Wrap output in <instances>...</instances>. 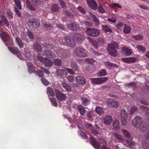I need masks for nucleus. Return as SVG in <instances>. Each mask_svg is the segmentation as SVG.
<instances>
[{
    "label": "nucleus",
    "mask_w": 149,
    "mask_h": 149,
    "mask_svg": "<svg viewBox=\"0 0 149 149\" xmlns=\"http://www.w3.org/2000/svg\"><path fill=\"white\" fill-rule=\"evenodd\" d=\"M66 44L70 47H73L75 46V43L74 40L69 36H66L65 39Z\"/></svg>",
    "instance_id": "nucleus-11"
},
{
    "label": "nucleus",
    "mask_w": 149,
    "mask_h": 149,
    "mask_svg": "<svg viewBox=\"0 0 149 149\" xmlns=\"http://www.w3.org/2000/svg\"><path fill=\"white\" fill-rule=\"evenodd\" d=\"M14 12L16 13V15L18 17H20L22 16L21 13L18 10L16 7L14 8Z\"/></svg>",
    "instance_id": "nucleus-62"
},
{
    "label": "nucleus",
    "mask_w": 149,
    "mask_h": 149,
    "mask_svg": "<svg viewBox=\"0 0 149 149\" xmlns=\"http://www.w3.org/2000/svg\"><path fill=\"white\" fill-rule=\"evenodd\" d=\"M121 132H123V134L124 136H126L128 138H130V133L126 130H122Z\"/></svg>",
    "instance_id": "nucleus-49"
},
{
    "label": "nucleus",
    "mask_w": 149,
    "mask_h": 149,
    "mask_svg": "<svg viewBox=\"0 0 149 149\" xmlns=\"http://www.w3.org/2000/svg\"><path fill=\"white\" fill-rule=\"evenodd\" d=\"M74 53L78 56L81 57H85L87 56V51L83 48L78 47L76 49Z\"/></svg>",
    "instance_id": "nucleus-2"
},
{
    "label": "nucleus",
    "mask_w": 149,
    "mask_h": 149,
    "mask_svg": "<svg viewBox=\"0 0 149 149\" xmlns=\"http://www.w3.org/2000/svg\"><path fill=\"white\" fill-rule=\"evenodd\" d=\"M108 104L110 106L117 107L118 106V102L113 99H109L107 101Z\"/></svg>",
    "instance_id": "nucleus-14"
},
{
    "label": "nucleus",
    "mask_w": 149,
    "mask_h": 149,
    "mask_svg": "<svg viewBox=\"0 0 149 149\" xmlns=\"http://www.w3.org/2000/svg\"><path fill=\"white\" fill-rule=\"evenodd\" d=\"M45 54L49 58H53L55 56V54L49 50L46 51Z\"/></svg>",
    "instance_id": "nucleus-38"
},
{
    "label": "nucleus",
    "mask_w": 149,
    "mask_h": 149,
    "mask_svg": "<svg viewBox=\"0 0 149 149\" xmlns=\"http://www.w3.org/2000/svg\"><path fill=\"white\" fill-rule=\"evenodd\" d=\"M86 32L88 35L93 37L97 36L100 34V31L98 29L94 28H87Z\"/></svg>",
    "instance_id": "nucleus-3"
},
{
    "label": "nucleus",
    "mask_w": 149,
    "mask_h": 149,
    "mask_svg": "<svg viewBox=\"0 0 149 149\" xmlns=\"http://www.w3.org/2000/svg\"><path fill=\"white\" fill-rule=\"evenodd\" d=\"M62 85L63 87L68 91H70L72 90V87L68 84L64 82L62 83Z\"/></svg>",
    "instance_id": "nucleus-27"
},
{
    "label": "nucleus",
    "mask_w": 149,
    "mask_h": 149,
    "mask_svg": "<svg viewBox=\"0 0 149 149\" xmlns=\"http://www.w3.org/2000/svg\"><path fill=\"white\" fill-rule=\"evenodd\" d=\"M113 127L114 129L115 130H118L120 128L119 125V122L118 120H115L113 122Z\"/></svg>",
    "instance_id": "nucleus-35"
},
{
    "label": "nucleus",
    "mask_w": 149,
    "mask_h": 149,
    "mask_svg": "<svg viewBox=\"0 0 149 149\" xmlns=\"http://www.w3.org/2000/svg\"><path fill=\"white\" fill-rule=\"evenodd\" d=\"M132 37L133 38L137 40H141L144 38V36L141 34L136 35H133Z\"/></svg>",
    "instance_id": "nucleus-34"
},
{
    "label": "nucleus",
    "mask_w": 149,
    "mask_h": 149,
    "mask_svg": "<svg viewBox=\"0 0 149 149\" xmlns=\"http://www.w3.org/2000/svg\"><path fill=\"white\" fill-rule=\"evenodd\" d=\"M131 29L130 26L125 24L124 27L123 32L125 34H128L130 32Z\"/></svg>",
    "instance_id": "nucleus-26"
},
{
    "label": "nucleus",
    "mask_w": 149,
    "mask_h": 149,
    "mask_svg": "<svg viewBox=\"0 0 149 149\" xmlns=\"http://www.w3.org/2000/svg\"><path fill=\"white\" fill-rule=\"evenodd\" d=\"M118 48V45L117 43L108 45L107 50L109 54L113 57H116L117 55L118 52L116 49Z\"/></svg>",
    "instance_id": "nucleus-1"
},
{
    "label": "nucleus",
    "mask_w": 149,
    "mask_h": 149,
    "mask_svg": "<svg viewBox=\"0 0 149 149\" xmlns=\"http://www.w3.org/2000/svg\"><path fill=\"white\" fill-rule=\"evenodd\" d=\"M104 123L107 125H109L112 122V118L111 116L107 115L103 118Z\"/></svg>",
    "instance_id": "nucleus-16"
},
{
    "label": "nucleus",
    "mask_w": 149,
    "mask_h": 149,
    "mask_svg": "<svg viewBox=\"0 0 149 149\" xmlns=\"http://www.w3.org/2000/svg\"><path fill=\"white\" fill-rule=\"evenodd\" d=\"M90 139V143L91 145L94 148L98 149L100 146V143L93 136L91 137Z\"/></svg>",
    "instance_id": "nucleus-13"
},
{
    "label": "nucleus",
    "mask_w": 149,
    "mask_h": 149,
    "mask_svg": "<svg viewBox=\"0 0 149 149\" xmlns=\"http://www.w3.org/2000/svg\"><path fill=\"white\" fill-rule=\"evenodd\" d=\"M73 37L78 43H82L85 39L84 35L80 33H74Z\"/></svg>",
    "instance_id": "nucleus-5"
},
{
    "label": "nucleus",
    "mask_w": 149,
    "mask_h": 149,
    "mask_svg": "<svg viewBox=\"0 0 149 149\" xmlns=\"http://www.w3.org/2000/svg\"><path fill=\"white\" fill-rule=\"evenodd\" d=\"M78 133L81 136V137L83 138L84 139H87L88 136L87 134L82 131L80 130L78 131Z\"/></svg>",
    "instance_id": "nucleus-48"
},
{
    "label": "nucleus",
    "mask_w": 149,
    "mask_h": 149,
    "mask_svg": "<svg viewBox=\"0 0 149 149\" xmlns=\"http://www.w3.org/2000/svg\"><path fill=\"white\" fill-rule=\"evenodd\" d=\"M43 55L41 54H39L38 55V59L42 63H43L45 59V58L43 57Z\"/></svg>",
    "instance_id": "nucleus-58"
},
{
    "label": "nucleus",
    "mask_w": 149,
    "mask_h": 149,
    "mask_svg": "<svg viewBox=\"0 0 149 149\" xmlns=\"http://www.w3.org/2000/svg\"><path fill=\"white\" fill-rule=\"evenodd\" d=\"M125 24L119 21L116 24V27L118 29L121 30L123 29V27L124 26Z\"/></svg>",
    "instance_id": "nucleus-39"
},
{
    "label": "nucleus",
    "mask_w": 149,
    "mask_h": 149,
    "mask_svg": "<svg viewBox=\"0 0 149 149\" xmlns=\"http://www.w3.org/2000/svg\"><path fill=\"white\" fill-rule=\"evenodd\" d=\"M28 25L30 28H37L40 26V24L37 20L35 18H32L29 20Z\"/></svg>",
    "instance_id": "nucleus-4"
},
{
    "label": "nucleus",
    "mask_w": 149,
    "mask_h": 149,
    "mask_svg": "<svg viewBox=\"0 0 149 149\" xmlns=\"http://www.w3.org/2000/svg\"><path fill=\"white\" fill-rule=\"evenodd\" d=\"M6 13L8 15V17L12 19L13 17L12 13L9 9H6Z\"/></svg>",
    "instance_id": "nucleus-50"
},
{
    "label": "nucleus",
    "mask_w": 149,
    "mask_h": 149,
    "mask_svg": "<svg viewBox=\"0 0 149 149\" xmlns=\"http://www.w3.org/2000/svg\"><path fill=\"white\" fill-rule=\"evenodd\" d=\"M71 66L72 69L75 71L79 70V67L75 61H72L71 63Z\"/></svg>",
    "instance_id": "nucleus-36"
},
{
    "label": "nucleus",
    "mask_w": 149,
    "mask_h": 149,
    "mask_svg": "<svg viewBox=\"0 0 149 149\" xmlns=\"http://www.w3.org/2000/svg\"><path fill=\"white\" fill-rule=\"evenodd\" d=\"M126 142L128 145L129 147H132L135 145V143L131 139H127Z\"/></svg>",
    "instance_id": "nucleus-40"
},
{
    "label": "nucleus",
    "mask_w": 149,
    "mask_h": 149,
    "mask_svg": "<svg viewBox=\"0 0 149 149\" xmlns=\"http://www.w3.org/2000/svg\"><path fill=\"white\" fill-rule=\"evenodd\" d=\"M43 63H44L45 66L46 67H50L53 65L52 61L47 58H45Z\"/></svg>",
    "instance_id": "nucleus-22"
},
{
    "label": "nucleus",
    "mask_w": 149,
    "mask_h": 149,
    "mask_svg": "<svg viewBox=\"0 0 149 149\" xmlns=\"http://www.w3.org/2000/svg\"><path fill=\"white\" fill-rule=\"evenodd\" d=\"M0 35L3 41L7 42L9 41L10 37L5 32L2 31V33Z\"/></svg>",
    "instance_id": "nucleus-17"
},
{
    "label": "nucleus",
    "mask_w": 149,
    "mask_h": 149,
    "mask_svg": "<svg viewBox=\"0 0 149 149\" xmlns=\"http://www.w3.org/2000/svg\"><path fill=\"white\" fill-rule=\"evenodd\" d=\"M46 92L47 95L49 96L53 97L55 95L54 90L51 87H48L46 90Z\"/></svg>",
    "instance_id": "nucleus-24"
},
{
    "label": "nucleus",
    "mask_w": 149,
    "mask_h": 149,
    "mask_svg": "<svg viewBox=\"0 0 149 149\" xmlns=\"http://www.w3.org/2000/svg\"><path fill=\"white\" fill-rule=\"evenodd\" d=\"M136 48L141 52L145 53L146 50L145 47L141 45H139L136 46Z\"/></svg>",
    "instance_id": "nucleus-41"
},
{
    "label": "nucleus",
    "mask_w": 149,
    "mask_h": 149,
    "mask_svg": "<svg viewBox=\"0 0 149 149\" xmlns=\"http://www.w3.org/2000/svg\"><path fill=\"white\" fill-rule=\"evenodd\" d=\"M139 128H140V130L143 132L146 131L148 129L147 126H146L145 124L144 125L143 124V123L141 125V126H140Z\"/></svg>",
    "instance_id": "nucleus-52"
},
{
    "label": "nucleus",
    "mask_w": 149,
    "mask_h": 149,
    "mask_svg": "<svg viewBox=\"0 0 149 149\" xmlns=\"http://www.w3.org/2000/svg\"><path fill=\"white\" fill-rule=\"evenodd\" d=\"M102 29L103 31L105 33H109V34H111L112 32V30L107 25H102Z\"/></svg>",
    "instance_id": "nucleus-20"
},
{
    "label": "nucleus",
    "mask_w": 149,
    "mask_h": 149,
    "mask_svg": "<svg viewBox=\"0 0 149 149\" xmlns=\"http://www.w3.org/2000/svg\"><path fill=\"white\" fill-rule=\"evenodd\" d=\"M54 64L56 66H60L61 65V61L59 59H56L54 61Z\"/></svg>",
    "instance_id": "nucleus-55"
},
{
    "label": "nucleus",
    "mask_w": 149,
    "mask_h": 149,
    "mask_svg": "<svg viewBox=\"0 0 149 149\" xmlns=\"http://www.w3.org/2000/svg\"><path fill=\"white\" fill-rule=\"evenodd\" d=\"M144 108L146 110V117L149 120V108L145 106H143Z\"/></svg>",
    "instance_id": "nucleus-64"
},
{
    "label": "nucleus",
    "mask_w": 149,
    "mask_h": 149,
    "mask_svg": "<svg viewBox=\"0 0 149 149\" xmlns=\"http://www.w3.org/2000/svg\"><path fill=\"white\" fill-rule=\"evenodd\" d=\"M142 123V118L139 116H136L132 121V124L133 126L136 128L139 127Z\"/></svg>",
    "instance_id": "nucleus-6"
},
{
    "label": "nucleus",
    "mask_w": 149,
    "mask_h": 149,
    "mask_svg": "<svg viewBox=\"0 0 149 149\" xmlns=\"http://www.w3.org/2000/svg\"><path fill=\"white\" fill-rule=\"evenodd\" d=\"M16 42L19 48L21 49L23 47L24 43L22 40L18 37L16 38Z\"/></svg>",
    "instance_id": "nucleus-32"
},
{
    "label": "nucleus",
    "mask_w": 149,
    "mask_h": 149,
    "mask_svg": "<svg viewBox=\"0 0 149 149\" xmlns=\"http://www.w3.org/2000/svg\"><path fill=\"white\" fill-rule=\"evenodd\" d=\"M87 116L88 119L91 121L92 120V113L91 111H88L87 113Z\"/></svg>",
    "instance_id": "nucleus-60"
},
{
    "label": "nucleus",
    "mask_w": 149,
    "mask_h": 149,
    "mask_svg": "<svg viewBox=\"0 0 149 149\" xmlns=\"http://www.w3.org/2000/svg\"><path fill=\"white\" fill-rule=\"evenodd\" d=\"M122 50L125 55L127 56H130L132 54V51L126 47H123Z\"/></svg>",
    "instance_id": "nucleus-29"
},
{
    "label": "nucleus",
    "mask_w": 149,
    "mask_h": 149,
    "mask_svg": "<svg viewBox=\"0 0 149 149\" xmlns=\"http://www.w3.org/2000/svg\"><path fill=\"white\" fill-rule=\"evenodd\" d=\"M96 111L98 114H102L104 113L103 108L99 106L96 108Z\"/></svg>",
    "instance_id": "nucleus-45"
},
{
    "label": "nucleus",
    "mask_w": 149,
    "mask_h": 149,
    "mask_svg": "<svg viewBox=\"0 0 149 149\" xmlns=\"http://www.w3.org/2000/svg\"><path fill=\"white\" fill-rule=\"evenodd\" d=\"M96 68V67L94 65L92 64L90 65H87L86 67V69L88 72L92 73L95 70Z\"/></svg>",
    "instance_id": "nucleus-23"
},
{
    "label": "nucleus",
    "mask_w": 149,
    "mask_h": 149,
    "mask_svg": "<svg viewBox=\"0 0 149 149\" xmlns=\"http://www.w3.org/2000/svg\"><path fill=\"white\" fill-rule=\"evenodd\" d=\"M1 19L0 20V30L1 29V26L4 25V24L8 28H9V23L7 17L3 15H0Z\"/></svg>",
    "instance_id": "nucleus-9"
},
{
    "label": "nucleus",
    "mask_w": 149,
    "mask_h": 149,
    "mask_svg": "<svg viewBox=\"0 0 149 149\" xmlns=\"http://www.w3.org/2000/svg\"><path fill=\"white\" fill-rule=\"evenodd\" d=\"M34 49L38 52H41L42 51L41 46L38 43L36 42L34 43Z\"/></svg>",
    "instance_id": "nucleus-33"
},
{
    "label": "nucleus",
    "mask_w": 149,
    "mask_h": 149,
    "mask_svg": "<svg viewBox=\"0 0 149 149\" xmlns=\"http://www.w3.org/2000/svg\"><path fill=\"white\" fill-rule=\"evenodd\" d=\"M138 110V108L135 106H133L130 109V113L131 114H132L134 113L135 112Z\"/></svg>",
    "instance_id": "nucleus-54"
},
{
    "label": "nucleus",
    "mask_w": 149,
    "mask_h": 149,
    "mask_svg": "<svg viewBox=\"0 0 149 149\" xmlns=\"http://www.w3.org/2000/svg\"><path fill=\"white\" fill-rule=\"evenodd\" d=\"M43 24L45 28H46L49 30H51L52 28V26L49 24H47L46 23H43Z\"/></svg>",
    "instance_id": "nucleus-61"
},
{
    "label": "nucleus",
    "mask_w": 149,
    "mask_h": 149,
    "mask_svg": "<svg viewBox=\"0 0 149 149\" xmlns=\"http://www.w3.org/2000/svg\"><path fill=\"white\" fill-rule=\"evenodd\" d=\"M78 11L81 14L85 15L86 13V10L84 8L81 6H79L77 8Z\"/></svg>",
    "instance_id": "nucleus-51"
},
{
    "label": "nucleus",
    "mask_w": 149,
    "mask_h": 149,
    "mask_svg": "<svg viewBox=\"0 0 149 149\" xmlns=\"http://www.w3.org/2000/svg\"><path fill=\"white\" fill-rule=\"evenodd\" d=\"M59 9V5L58 4H54L52 7V10L54 12H56L58 11Z\"/></svg>",
    "instance_id": "nucleus-44"
},
{
    "label": "nucleus",
    "mask_w": 149,
    "mask_h": 149,
    "mask_svg": "<svg viewBox=\"0 0 149 149\" xmlns=\"http://www.w3.org/2000/svg\"><path fill=\"white\" fill-rule=\"evenodd\" d=\"M55 91L56 95V97L57 99L60 101H63L66 98L65 95L61 93L57 89H55Z\"/></svg>",
    "instance_id": "nucleus-10"
},
{
    "label": "nucleus",
    "mask_w": 149,
    "mask_h": 149,
    "mask_svg": "<svg viewBox=\"0 0 149 149\" xmlns=\"http://www.w3.org/2000/svg\"><path fill=\"white\" fill-rule=\"evenodd\" d=\"M91 17L93 20V22L95 23V25L96 26H98L100 24V22L97 17L93 15H92Z\"/></svg>",
    "instance_id": "nucleus-42"
},
{
    "label": "nucleus",
    "mask_w": 149,
    "mask_h": 149,
    "mask_svg": "<svg viewBox=\"0 0 149 149\" xmlns=\"http://www.w3.org/2000/svg\"><path fill=\"white\" fill-rule=\"evenodd\" d=\"M107 74V73L105 69H102L97 73V75L99 77L105 76Z\"/></svg>",
    "instance_id": "nucleus-28"
},
{
    "label": "nucleus",
    "mask_w": 149,
    "mask_h": 149,
    "mask_svg": "<svg viewBox=\"0 0 149 149\" xmlns=\"http://www.w3.org/2000/svg\"><path fill=\"white\" fill-rule=\"evenodd\" d=\"M57 73L60 76L63 77H66L65 73L64 70L58 69L57 71Z\"/></svg>",
    "instance_id": "nucleus-31"
},
{
    "label": "nucleus",
    "mask_w": 149,
    "mask_h": 149,
    "mask_svg": "<svg viewBox=\"0 0 149 149\" xmlns=\"http://www.w3.org/2000/svg\"><path fill=\"white\" fill-rule=\"evenodd\" d=\"M41 80L43 84L45 86H47L49 84V81L45 78L42 77Z\"/></svg>",
    "instance_id": "nucleus-53"
},
{
    "label": "nucleus",
    "mask_w": 149,
    "mask_h": 149,
    "mask_svg": "<svg viewBox=\"0 0 149 149\" xmlns=\"http://www.w3.org/2000/svg\"><path fill=\"white\" fill-rule=\"evenodd\" d=\"M14 2L16 4L17 8L19 10H21L22 8L21 4V2L20 0H14Z\"/></svg>",
    "instance_id": "nucleus-47"
},
{
    "label": "nucleus",
    "mask_w": 149,
    "mask_h": 149,
    "mask_svg": "<svg viewBox=\"0 0 149 149\" xmlns=\"http://www.w3.org/2000/svg\"><path fill=\"white\" fill-rule=\"evenodd\" d=\"M81 99V100L82 104L84 106H86L90 104V101L87 98L85 97H82Z\"/></svg>",
    "instance_id": "nucleus-21"
},
{
    "label": "nucleus",
    "mask_w": 149,
    "mask_h": 149,
    "mask_svg": "<svg viewBox=\"0 0 149 149\" xmlns=\"http://www.w3.org/2000/svg\"><path fill=\"white\" fill-rule=\"evenodd\" d=\"M8 48L10 51L14 54H17L20 52V51L18 49H15L10 47H8Z\"/></svg>",
    "instance_id": "nucleus-37"
},
{
    "label": "nucleus",
    "mask_w": 149,
    "mask_h": 149,
    "mask_svg": "<svg viewBox=\"0 0 149 149\" xmlns=\"http://www.w3.org/2000/svg\"><path fill=\"white\" fill-rule=\"evenodd\" d=\"M50 102L53 104V106L55 107H57L58 106V103L56 101V100L55 98H50Z\"/></svg>",
    "instance_id": "nucleus-57"
},
{
    "label": "nucleus",
    "mask_w": 149,
    "mask_h": 149,
    "mask_svg": "<svg viewBox=\"0 0 149 149\" xmlns=\"http://www.w3.org/2000/svg\"><path fill=\"white\" fill-rule=\"evenodd\" d=\"M86 2L88 6L92 9L96 10L97 7V4L94 0H87Z\"/></svg>",
    "instance_id": "nucleus-12"
},
{
    "label": "nucleus",
    "mask_w": 149,
    "mask_h": 149,
    "mask_svg": "<svg viewBox=\"0 0 149 149\" xmlns=\"http://www.w3.org/2000/svg\"><path fill=\"white\" fill-rule=\"evenodd\" d=\"M57 54L60 57L62 56L63 57L65 56H66V54H65V52L62 49L58 50Z\"/></svg>",
    "instance_id": "nucleus-43"
},
{
    "label": "nucleus",
    "mask_w": 149,
    "mask_h": 149,
    "mask_svg": "<svg viewBox=\"0 0 149 149\" xmlns=\"http://www.w3.org/2000/svg\"><path fill=\"white\" fill-rule=\"evenodd\" d=\"M113 135L116 137V139L119 141H123L124 140V139L123 137L117 133L115 132L113 133Z\"/></svg>",
    "instance_id": "nucleus-46"
},
{
    "label": "nucleus",
    "mask_w": 149,
    "mask_h": 149,
    "mask_svg": "<svg viewBox=\"0 0 149 149\" xmlns=\"http://www.w3.org/2000/svg\"><path fill=\"white\" fill-rule=\"evenodd\" d=\"M121 121L122 124L125 126L126 125V120L127 119L128 114L125 109H122L120 111Z\"/></svg>",
    "instance_id": "nucleus-7"
},
{
    "label": "nucleus",
    "mask_w": 149,
    "mask_h": 149,
    "mask_svg": "<svg viewBox=\"0 0 149 149\" xmlns=\"http://www.w3.org/2000/svg\"><path fill=\"white\" fill-rule=\"evenodd\" d=\"M95 61L92 58H86L85 60V62H88L91 65L94 63H95Z\"/></svg>",
    "instance_id": "nucleus-59"
},
{
    "label": "nucleus",
    "mask_w": 149,
    "mask_h": 149,
    "mask_svg": "<svg viewBox=\"0 0 149 149\" xmlns=\"http://www.w3.org/2000/svg\"><path fill=\"white\" fill-rule=\"evenodd\" d=\"M108 79L107 77L93 78L91 79L93 84H102Z\"/></svg>",
    "instance_id": "nucleus-8"
},
{
    "label": "nucleus",
    "mask_w": 149,
    "mask_h": 149,
    "mask_svg": "<svg viewBox=\"0 0 149 149\" xmlns=\"http://www.w3.org/2000/svg\"><path fill=\"white\" fill-rule=\"evenodd\" d=\"M137 60L136 58L133 57H129L128 58H123L122 60L124 62L126 63H130L131 62L134 63Z\"/></svg>",
    "instance_id": "nucleus-19"
},
{
    "label": "nucleus",
    "mask_w": 149,
    "mask_h": 149,
    "mask_svg": "<svg viewBox=\"0 0 149 149\" xmlns=\"http://www.w3.org/2000/svg\"><path fill=\"white\" fill-rule=\"evenodd\" d=\"M69 28L73 31H76L77 30V25L73 22H71L68 25Z\"/></svg>",
    "instance_id": "nucleus-25"
},
{
    "label": "nucleus",
    "mask_w": 149,
    "mask_h": 149,
    "mask_svg": "<svg viewBox=\"0 0 149 149\" xmlns=\"http://www.w3.org/2000/svg\"><path fill=\"white\" fill-rule=\"evenodd\" d=\"M58 1L59 4L63 8H66V6L65 3L63 0H58Z\"/></svg>",
    "instance_id": "nucleus-63"
},
{
    "label": "nucleus",
    "mask_w": 149,
    "mask_h": 149,
    "mask_svg": "<svg viewBox=\"0 0 149 149\" xmlns=\"http://www.w3.org/2000/svg\"><path fill=\"white\" fill-rule=\"evenodd\" d=\"M76 81L80 85H84L86 83V80L85 79L81 76H77L76 77Z\"/></svg>",
    "instance_id": "nucleus-15"
},
{
    "label": "nucleus",
    "mask_w": 149,
    "mask_h": 149,
    "mask_svg": "<svg viewBox=\"0 0 149 149\" xmlns=\"http://www.w3.org/2000/svg\"><path fill=\"white\" fill-rule=\"evenodd\" d=\"M98 11L102 13H105V11L102 6H97Z\"/></svg>",
    "instance_id": "nucleus-56"
},
{
    "label": "nucleus",
    "mask_w": 149,
    "mask_h": 149,
    "mask_svg": "<svg viewBox=\"0 0 149 149\" xmlns=\"http://www.w3.org/2000/svg\"><path fill=\"white\" fill-rule=\"evenodd\" d=\"M28 68V71L30 73H31L35 71V69L33 66L32 64L29 62L27 64Z\"/></svg>",
    "instance_id": "nucleus-30"
},
{
    "label": "nucleus",
    "mask_w": 149,
    "mask_h": 149,
    "mask_svg": "<svg viewBox=\"0 0 149 149\" xmlns=\"http://www.w3.org/2000/svg\"><path fill=\"white\" fill-rule=\"evenodd\" d=\"M77 109L81 116L84 115L86 110L84 106L81 104L78 105L77 107Z\"/></svg>",
    "instance_id": "nucleus-18"
}]
</instances>
